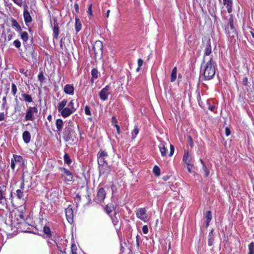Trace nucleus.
Returning a JSON list of instances; mask_svg holds the SVG:
<instances>
[{"mask_svg": "<svg viewBox=\"0 0 254 254\" xmlns=\"http://www.w3.org/2000/svg\"><path fill=\"white\" fill-rule=\"evenodd\" d=\"M223 3L224 4L226 5L227 6L232 5V1L231 0H223Z\"/></svg>", "mask_w": 254, "mask_h": 254, "instance_id": "nucleus-43", "label": "nucleus"}, {"mask_svg": "<svg viewBox=\"0 0 254 254\" xmlns=\"http://www.w3.org/2000/svg\"><path fill=\"white\" fill-rule=\"evenodd\" d=\"M75 132L71 128H66L64 133V138L65 141L71 143L75 140Z\"/></svg>", "mask_w": 254, "mask_h": 254, "instance_id": "nucleus-4", "label": "nucleus"}, {"mask_svg": "<svg viewBox=\"0 0 254 254\" xmlns=\"http://www.w3.org/2000/svg\"><path fill=\"white\" fill-rule=\"evenodd\" d=\"M160 151L161 153V155L162 156H165L166 155V150L167 149L165 146V144L163 142H160L159 145H158Z\"/></svg>", "mask_w": 254, "mask_h": 254, "instance_id": "nucleus-20", "label": "nucleus"}, {"mask_svg": "<svg viewBox=\"0 0 254 254\" xmlns=\"http://www.w3.org/2000/svg\"><path fill=\"white\" fill-rule=\"evenodd\" d=\"M85 113L87 115H91L90 108L88 106H86L85 107Z\"/></svg>", "mask_w": 254, "mask_h": 254, "instance_id": "nucleus-45", "label": "nucleus"}, {"mask_svg": "<svg viewBox=\"0 0 254 254\" xmlns=\"http://www.w3.org/2000/svg\"><path fill=\"white\" fill-rule=\"evenodd\" d=\"M77 248L75 244H73L71 246V254H77L76 253Z\"/></svg>", "mask_w": 254, "mask_h": 254, "instance_id": "nucleus-41", "label": "nucleus"}, {"mask_svg": "<svg viewBox=\"0 0 254 254\" xmlns=\"http://www.w3.org/2000/svg\"><path fill=\"white\" fill-rule=\"evenodd\" d=\"M91 74L92 78L96 79L98 77V70L95 68L93 69L91 71Z\"/></svg>", "mask_w": 254, "mask_h": 254, "instance_id": "nucleus-37", "label": "nucleus"}, {"mask_svg": "<svg viewBox=\"0 0 254 254\" xmlns=\"http://www.w3.org/2000/svg\"><path fill=\"white\" fill-rule=\"evenodd\" d=\"M21 96L23 98V100L26 102L31 103L33 101L32 97L25 93H22Z\"/></svg>", "mask_w": 254, "mask_h": 254, "instance_id": "nucleus-19", "label": "nucleus"}, {"mask_svg": "<svg viewBox=\"0 0 254 254\" xmlns=\"http://www.w3.org/2000/svg\"><path fill=\"white\" fill-rule=\"evenodd\" d=\"M208 109L211 111H214V110L215 109V106L213 105H209L208 107Z\"/></svg>", "mask_w": 254, "mask_h": 254, "instance_id": "nucleus-54", "label": "nucleus"}, {"mask_svg": "<svg viewBox=\"0 0 254 254\" xmlns=\"http://www.w3.org/2000/svg\"><path fill=\"white\" fill-rule=\"evenodd\" d=\"M22 138L24 141L26 143H28L30 141L31 135L29 131H25L22 134Z\"/></svg>", "mask_w": 254, "mask_h": 254, "instance_id": "nucleus-18", "label": "nucleus"}, {"mask_svg": "<svg viewBox=\"0 0 254 254\" xmlns=\"http://www.w3.org/2000/svg\"><path fill=\"white\" fill-rule=\"evenodd\" d=\"M5 118V115L4 113H1L0 114V121H3Z\"/></svg>", "mask_w": 254, "mask_h": 254, "instance_id": "nucleus-53", "label": "nucleus"}, {"mask_svg": "<svg viewBox=\"0 0 254 254\" xmlns=\"http://www.w3.org/2000/svg\"><path fill=\"white\" fill-rule=\"evenodd\" d=\"M64 92L69 95H73L74 93V87L72 85L66 84L64 88Z\"/></svg>", "mask_w": 254, "mask_h": 254, "instance_id": "nucleus-17", "label": "nucleus"}, {"mask_svg": "<svg viewBox=\"0 0 254 254\" xmlns=\"http://www.w3.org/2000/svg\"><path fill=\"white\" fill-rule=\"evenodd\" d=\"M153 172L154 174L157 176H159L160 174V168L157 166H155L154 167L153 169Z\"/></svg>", "mask_w": 254, "mask_h": 254, "instance_id": "nucleus-35", "label": "nucleus"}, {"mask_svg": "<svg viewBox=\"0 0 254 254\" xmlns=\"http://www.w3.org/2000/svg\"><path fill=\"white\" fill-rule=\"evenodd\" d=\"M143 61L142 59H139L137 61L138 67L136 69V71H138L140 69V67L143 65Z\"/></svg>", "mask_w": 254, "mask_h": 254, "instance_id": "nucleus-38", "label": "nucleus"}, {"mask_svg": "<svg viewBox=\"0 0 254 254\" xmlns=\"http://www.w3.org/2000/svg\"><path fill=\"white\" fill-rule=\"evenodd\" d=\"M200 162L201 164H202V169L203 170V172L204 173L205 177H207L209 174V171L206 167V165L204 164V162L202 160L200 159Z\"/></svg>", "mask_w": 254, "mask_h": 254, "instance_id": "nucleus-24", "label": "nucleus"}, {"mask_svg": "<svg viewBox=\"0 0 254 254\" xmlns=\"http://www.w3.org/2000/svg\"><path fill=\"white\" fill-rule=\"evenodd\" d=\"M65 215L68 222L72 223L73 218V211L72 207L70 205L65 209Z\"/></svg>", "mask_w": 254, "mask_h": 254, "instance_id": "nucleus-11", "label": "nucleus"}, {"mask_svg": "<svg viewBox=\"0 0 254 254\" xmlns=\"http://www.w3.org/2000/svg\"><path fill=\"white\" fill-rule=\"evenodd\" d=\"M174 152V146L172 144H170V151L169 155L170 156H172Z\"/></svg>", "mask_w": 254, "mask_h": 254, "instance_id": "nucleus-48", "label": "nucleus"}, {"mask_svg": "<svg viewBox=\"0 0 254 254\" xmlns=\"http://www.w3.org/2000/svg\"><path fill=\"white\" fill-rule=\"evenodd\" d=\"M23 17L25 23L27 25H28V24L32 22V18L29 12L26 8L24 9Z\"/></svg>", "mask_w": 254, "mask_h": 254, "instance_id": "nucleus-13", "label": "nucleus"}, {"mask_svg": "<svg viewBox=\"0 0 254 254\" xmlns=\"http://www.w3.org/2000/svg\"><path fill=\"white\" fill-rule=\"evenodd\" d=\"M4 198V197L2 194V190H0V201ZM1 201H0V203Z\"/></svg>", "mask_w": 254, "mask_h": 254, "instance_id": "nucleus-59", "label": "nucleus"}, {"mask_svg": "<svg viewBox=\"0 0 254 254\" xmlns=\"http://www.w3.org/2000/svg\"><path fill=\"white\" fill-rule=\"evenodd\" d=\"M115 127L116 128V129H117V133L118 134H120V127L117 124H116L115 125Z\"/></svg>", "mask_w": 254, "mask_h": 254, "instance_id": "nucleus-56", "label": "nucleus"}, {"mask_svg": "<svg viewBox=\"0 0 254 254\" xmlns=\"http://www.w3.org/2000/svg\"><path fill=\"white\" fill-rule=\"evenodd\" d=\"M57 109L63 118H67L75 112L77 109L74 106L73 100H71L67 104V101L65 99L63 100L60 102L57 106Z\"/></svg>", "mask_w": 254, "mask_h": 254, "instance_id": "nucleus-2", "label": "nucleus"}, {"mask_svg": "<svg viewBox=\"0 0 254 254\" xmlns=\"http://www.w3.org/2000/svg\"><path fill=\"white\" fill-rule=\"evenodd\" d=\"M191 157L190 155L189 152H185L183 158V162L187 165V166H193L191 163Z\"/></svg>", "mask_w": 254, "mask_h": 254, "instance_id": "nucleus-12", "label": "nucleus"}, {"mask_svg": "<svg viewBox=\"0 0 254 254\" xmlns=\"http://www.w3.org/2000/svg\"><path fill=\"white\" fill-rule=\"evenodd\" d=\"M227 7L228 12L231 13L232 12V6H228Z\"/></svg>", "mask_w": 254, "mask_h": 254, "instance_id": "nucleus-60", "label": "nucleus"}, {"mask_svg": "<svg viewBox=\"0 0 254 254\" xmlns=\"http://www.w3.org/2000/svg\"><path fill=\"white\" fill-rule=\"evenodd\" d=\"M64 158L65 163L67 164L68 165L70 164V163H71V160L67 154H65L64 155Z\"/></svg>", "mask_w": 254, "mask_h": 254, "instance_id": "nucleus-34", "label": "nucleus"}, {"mask_svg": "<svg viewBox=\"0 0 254 254\" xmlns=\"http://www.w3.org/2000/svg\"><path fill=\"white\" fill-rule=\"evenodd\" d=\"M16 194H17V197L19 199L22 198V197L23 196V192H22L21 190H17Z\"/></svg>", "mask_w": 254, "mask_h": 254, "instance_id": "nucleus-40", "label": "nucleus"}, {"mask_svg": "<svg viewBox=\"0 0 254 254\" xmlns=\"http://www.w3.org/2000/svg\"><path fill=\"white\" fill-rule=\"evenodd\" d=\"M88 12L90 15H92V5H90L88 7Z\"/></svg>", "mask_w": 254, "mask_h": 254, "instance_id": "nucleus-57", "label": "nucleus"}, {"mask_svg": "<svg viewBox=\"0 0 254 254\" xmlns=\"http://www.w3.org/2000/svg\"><path fill=\"white\" fill-rule=\"evenodd\" d=\"M106 192L103 188H100L97 193V199L99 202H102L105 199Z\"/></svg>", "mask_w": 254, "mask_h": 254, "instance_id": "nucleus-15", "label": "nucleus"}, {"mask_svg": "<svg viewBox=\"0 0 254 254\" xmlns=\"http://www.w3.org/2000/svg\"><path fill=\"white\" fill-rule=\"evenodd\" d=\"M231 134V131L228 127L225 128V134L227 136H228Z\"/></svg>", "mask_w": 254, "mask_h": 254, "instance_id": "nucleus-51", "label": "nucleus"}, {"mask_svg": "<svg viewBox=\"0 0 254 254\" xmlns=\"http://www.w3.org/2000/svg\"><path fill=\"white\" fill-rule=\"evenodd\" d=\"M19 71H20V73H22V74H24V72H25V70H24V69H23V68H20V69H19Z\"/></svg>", "mask_w": 254, "mask_h": 254, "instance_id": "nucleus-61", "label": "nucleus"}, {"mask_svg": "<svg viewBox=\"0 0 254 254\" xmlns=\"http://www.w3.org/2000/svg\"><path fill=\"white\" fill-rule=\"evenodd\" d=\"M43 232L48 237H50L52 235L51 230L50 228L47 226L44 227Z\"/></svg>", "mask_w": 254, "mask_h": 254, "instance_id": "nucleus-31", "label": "nucleus"}, {"mask_svg": "<svg viewBox=\"0 0 254 254\" xmlns=\"http://www.w3.org/2000/svg\"><path fill=\"white\" fill-rule=\"evenodd\" d=\"M191 166H187V169H188V171L190 172V173H191V168H190V167Z\"/></svg>", "mask_w": 254, "mask_h": 254, "instance_id": "nucleus-62", "label": "nucleus"}, {"mask_svg": "<svg viewBox=\"0 0 254 254\" xmlns=\"http://www.w3.org/2000/svg\"><path fill=\"white\" fill-rule=\"evenodd\" d=\"M213 232V230H212L210 232V233H209V237H213V235H212Z\"/></svg>", "mask_w": 254, "mask_h": 254, "instance_id": "nucleus-63", "label": "nucleus"}, {"mask_svg": "<svg viewBox=\"0 0 254 254\" xmlns=\"http://www.w3.org/2000/svg\"><path fill=\"white\" fill-rule=\"evenodd\" d=\"M12 25L13 26H14L16 28L18 31H20L21 30V26L15 20L13 19L12 20Z\"/></svg>", "mask_w": 254, "mask_h": 254, "instance_id": "nucleus-32", "label": "nucleus"}, {"mask_svg": "<svg viewBox=\"0 0 254 254\" xmlns=\"http://www.w3.org/2000/svg\"><path fill=\"white\" fill-rule=\"evenodd\" d=\"M15 4L19 6H22V0H12Z\"/></svg>", "mask_w": 254, "mask_h": 254, "instance_id": "nucleus-46", "label": "nucleus"}, {"mask_svg": "<svg viewBox=\"0 0 254 254\" xmlns=\"http://www.w3.org/2000/svg\"><path fill=\"white\" fill-rule=\"evenodd\" d=\"M14 161L17 163H22L23 159L20 156L13 155Z\"/></svg>", "mask_w": 254, "mask_h": 254, "instance_id": "nucleus-29", "label": "nucleus"}, {"mask_svg": "<svg viewBox=\"0 0 254 254\" xmlns=\"http://www.w3.org/2000/svg\"><path fill=\"white\" fill-rule=\"evenodd\" d=\"M15 162L14 161V160L13 159H12L11 162V167L13 170H14L15 169Z\"/></svg>", "mask_w": 254, "mask_h": 254, "instance_id": "nucleus-52", "label": "nucleus"}, {"mask_svg": "<svg viewBox=\"0 0 254 254\" xmlns=\"http://www.w3.org/2000/svg\"><path fill=\"white\" fill-rule=\"evenodd\" d=\"M17 87L14 83H12L11 85V92L14 96H16L17 93Z\"/></svg>", "mask_w": 254, "mask_h": 254, "instance_id": "nucleus-36", "label": "nucleus"}, {"mask_svg": "<svg viewBox=\"0 0 254 254\" xmlns=\"http://www.w3.org/2000/svg\"><path fill=\"white\" fill-rule=\"evenodd\" d=\"M188 138L190 145L192 146L193 145V142H192V139L191 137L190 136H189Z\"/></svg>", "mask_w": 254, "mask_h": 254, "instance_id": "nucleus-55", "label": "nucleus"}, {"mask_svg": "<svg viewBox=\"0 0 254 254\" xmlns=\"http://www.w3.org/2000/svg\"><path fill=\"white\" fill-rule=\"evenodd\" d=\"M81 27L82 25L79 19L77 17H76L75 23V28L76 31L78 32L81 29Z\"/></svg>", "mask_w": 254, "mask_h": 254, "instance_id": "nucleus-21", "label": "nucleus"}, {"mask_svg": "<svg viewBox=\"0 0 254 254\" xmlns=\"http://www.w3.org/2000/svg\"><path fill=\"white\" fill-rule=\"evenodd\" d=\"M59 33V29L57 24L54 23V37L57 39Z\"/></svg>", "mask_w": 254, "mask_h": 254, "instance_id": "nucleus-25", "label": "nucleus"}, {"mask_svg": "<svg viewBox=\"0 0 254 254\" xmlns=\"http://www.w3.org/2000/svg\"><path fill=\"white\" fill-rule=\"evenodd\" d=\"M211 53V47L210 44H208L205 49L204 51V55L205 56L204 57H205V56H209Z\"/></svg>", "mask_w": 254, "mask_h": 254, "instance_id": "nucleus-23", "label": "nucleus"}, {"mask_svg": "<svg viewBox=\"0 0 254 254\" xmlns=\"http://www.w3.org/2000/svg\"><path fill=\"white\" fill-rule=\"evenodd\" d=\"M110 12V10H108L107 11V13H106V17H108L109 16Z\"/></svg>", "mask_w": 254, "mask_h": 254, "instance_id": "nucleus-64", "label": "nucleus"}, {"mask_svg": "<svg viewBox=\"0 0 254 254\" xmlns=\"http://www.w3.org/2000/svg\"><path fill=\"white\" fill-rule=\"evenodd\" d=\"M117 120L115 117L112 118V123L113 126H115L116 124H117Z\"/></svg>", "mask_w": 254, "mask_h": 254, "instance_id": "nucleus-50", "label": "nucleus"}, {"mask_svg": "<svg viewBox=\"0 0 254 254\" xmlns=\"http://www.w3.org/2000/svg\"><path fill=\"white\" fill-rule=\"evenodd\" d=\"M243 82V84L245 85H247V83H248V78L247 77L244 78Z\"/></svg>", "mask_w": 254, "mask_h": 254, "instance_id": "nucleus-58", "label": "nucleus"}, {"mask_svg": "<svg viewBox=\"0 0 254 254\" xmlns=\"http://www.w3.org/2000/svg\"><path fill=\"white\" fill-rule=\"evenodd\" d=\"M63 171L64 175L63 176V177L64 178V180L68 182L71 181L73 179V176L71 173L67 169L65 168L63 169Z\"/></svg>", "mask_w": 254, "mask_h": 254, "instance_id": "nucleus-16", "label": "nucleus"}, {"mask_svg": "<svg viewBox=\"0 0 254 254\" xmlns=\"http://www.w3.org/2000/svg\"><path fill=\"white\" fill-rule=\"evenodd\" d=\"M100 175H108L111 171L110 166L108 163L99 165Z\"/></svg>", "mask_w": 254, "mask_h": 254, "instance_id": "nucleus-9", "label": "nucleus"}, {"mask_svg": "<svg viewBox=\"0 0 254 254\" xmlns=\"http://www.w3.org/2000/svg\"><path fill=\"white\" fill-rule=\"evenodd\" d=\"M229 35L231 37H234V35L236 33V29L234 26L233 20L231 18L229 20V27L227 28Z\"/></svg>", "mask_w": 254, "mask_h": 254, "instance_id": "nucleus-14", "label": "nucleus"}, {"mask_svg": "<svg viewBox=\"0 0 254 254\" xmlns=\"http://www.w3.org/2000/svg\"><path fill=\"white\" fill-rule=\"evenodd\" d=\"M110 94V91H109V87L107 85L100 91L99 93V96L102 100L106 101Z\"/></svg>", "mask_w": 254, "mask_h": 254, "instance_id": "nucleus-10", "label": "nucleus"}, {"mask_svg": "<svg viewBox=\"0 0 254 254\" xmlns=\"http://www.w3.org/2000/svg\"><path fill=\"white\" fill-rule=\"evenodd\" d=\"M213 237H209L208 239V245L209 246H211L213 245Z\"/></svg>", "mask_w": 254, "mask_h": 254, "instance_id": "nucleus-49", "label": "nucleus"}, {"mask_svg": "<svg viewBox=\"0 0 254 254\" xmlns=\"http://www.w3.org/2000/svg\"><path fill=\"white\" fill-rule=\"evenodd\" d=\"M139 132V128L137 127H135L133 131L131 132V138L134 139Z\"/></svg>", "mask_w": 254, "mask_h": 254, "instance_id": "nucleus-28", "label": "nucleus"}, {"mask_svg": "<svg viewBox=\"0 0 254 254\" xmlns=\"http://www.w3.org/2000/svg\"><path fill=\"white\" fill-rule=\"evenodd\" d=\"M200 73L205 80H210L214 77L215 74V68L212 58H203L200 67Z\"/></svg>", "mask_w": 254, "mask_h": 254, "instance_id": "nucleus-1", "label": "nucleus"}, {"mask_svg": "<svg viewBox=\"0 0 254 254\" xmlns=\"http://www.w3.org/2000/svg\"><path fill=\"white\" fill-rule=\"evenodd\" d=\"M63 122L61 119H58L56 121V126L59 130H60L63 127Z\"/></svg>", "mask_w": 254, "mask_h": 254, "instance_id": "nucleus-30", "label": "nucleus"}, {"mask_svg": "<svg viewBox=\"0 0 254 254\" xmlns=\"http://www.w3.org/2000/svg\"><path fill=\"white\" fill-rule=\"evenodd\" d=\"M38 110L37 108L30 107L27 110L25 119L26 121H33L34 120L33 116L34 113H37Z\"/></svg>", "mask_w": 254, "mask_h": 254, "instance_id": "nucleus-7", "label": "nucleus"}, {"mask_svg": "<svg viewBox=\"0 0 254 254\" xmlns=\"http://www.w3.org/2000/svg\"><path fill=\"white\" fill-rule=\"evenodd\" d=\"M206 220H208V221H211V218H212V216H211V212L210 211H208L206 212Z\"/></svg>", "mask_w": 254, "mask_h": 254, "instance_id": "nucleus-39", "label": "nucleus"}, {"mask_svg": "<svg viewBox=\"0 0 254 254\" xmlns=\"http://www.w3.org/2000/svg\"><path fill=\"white\" fill-rule=\"evenodd\" d=\"M249 252L248 254H254V243L251 242L248 246Z\"/></svg>", "mask_w": 254, "mask_h": 254, "instance_id": "nucleus-27", "label": "nucleus"}, {"mask_svg": "<svg viewBox=\"0 0 254 254\" xmlns=\"http://www.w3.org/2000/svg\"><path fill=\"white\" fill-rule=\"evenodd\" d=\"M37 53L31 48L27 49L26 51L25 59L29 63H35L36 61Z\"/></svg>", "mask_w": 254, "mask_h": 254, "instance_id": "nucleus-5", "label": "nucleus"}, {"mask_svg": "<svg viewBox=\"0 0 254 254\" xmlns=\"http://www.w3.org/2000/svg\"><path fill=\"white\" fill-rule=\"evenodd\" d=\"M136 216L139 219L146 222L147 220V215L146 214V210L145 208H139L137 210L136 212Z\"/></svg>", "mask_w": 254, "mask_h": 254, "instance_id": "nucleus-8", "label": "nucleus"}, {"mask_svg": "<svg viewBox=\"0 0 254 254\" xmlns=\"http://www.w3.org/2000/svg\"><path fill=\"white\" fill-rule=\"evenodd\" d=\"M142 232L144 234H147L148 232V229L146 225H144L142 227Z\"/></svg>", "mask_w": 254, "mask_h": 254, "instance_id": "nucleus-47", "label": "nucleus"}, {"mask_svg": "<svg viewBox=\"0 0 254 254\" xmlns=\"http://www.w3.org/2000/svg\"><path fill=\"white\" fill-rule=\"evenodd\" d=\"M103 45L100 41H96L93 45V50L94 52L95 56H101L103 53Z\"/></svg>", "mask_w": 254, "mask_h": 254, "instance_id": "nucleus-6", "label": "nucleus"}, {"mask_svg": "<svg viewBox=\"0 0 254 254\" xmlns=\"http://www.w3.org/2000/svg\"><path fill=\"white\" fill-rule=\"evenodd\" d=\"M98 165L108 163L110 160L113 162V158L105 150H100L97 154Z\"/></svg>", "mask_w": 254, "mask_h": 254, "instance_id": "nucleus-3", "label": "nucleus"}, {"mask_svg": "<svg viewBox=\"0 0 254 254\" xmlns=\"http://www.w3.org/2000/svg\"><path fill=\"white\" fill-rule=\"evenodd\" d=\"M177 67H174L172 71L171 75V81L174 82L177 78Z\"/></svg>", "mask_w": 254, "mask_h": 254, "instance_id": "nucleus-22", "label": "nucleus"}, {"mask_svg": "<svg viewBox=\"0 0 254 254\" xmlns=\"http://www.w3.org/2000/svg\"><path fill=\"white\" fill-rule=\"evenodd\" d=\"M38 79L39 81H40L41 82L43 81V80L45 79V77H44V76L43 75V73L42 71L40 72V73L38 75Z\"/></svg>", "mask_w": 254, "mask_h": 254, "instance_id": "nucleus-42", "label": "nucleus"}, {"mask_svg": "<svg viewBox=\"0 0 254 254\" xmlns=\"http://www.w3.org/2000/svg\"><path fill=\"white\" fill-rule=\"evenodd\" d=\"M13 44L14 46L17 48H19L21 46V43L18 40H16L14 41Z\"/></svg>", "mask_w": 254, "mask_h": 254, "instance_id": "nucleus-44", "label": "nucleus"}, {"mask_svg": "<svg viewBox=\"0 0 254 254\" xmlns=\"http://www.w3.org/2000/svg\"><path fill=\"white\" fill-rule=\"evenodd\" d=\"M113 208H114L113 205L112 204H108L106 206V207H105V210L106 212L108 214H110L112 212Z\"/></svg>", "mask_w": 254, "mask_h": 254, "instance_id": "nucleus-26", "label": "nucleus"}, {"mask_svg": "<svg viewBox=\"0 0 254 254\" xmlns=\"http://www.w3.org/2000/svg\"><path fill=\"white\" fill-rule=\"evenodd\" d=\"M21 38L24 42H26L28 39V35L26 32H23L21 34Z\"/></svg>", "mask_w": 254, "mask_h": 254, "instance_id": "nucleus-33", "label": "nucleus"}]
</instances>
